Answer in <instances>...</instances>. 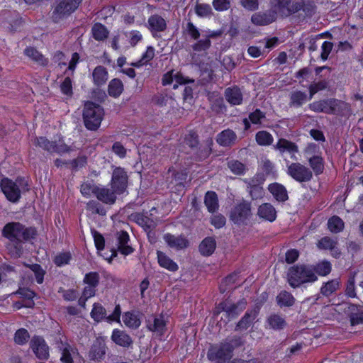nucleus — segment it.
Listing matches in <instances>:
<instances>
[{"label":"nucleus","mask_w":363,"mask_h":363,"mask_svg":"<svg viewBox=\"0 0 363 363\" xmlns=\"http://www.w3.org/2000/svg\"><path fill=\"white\" fill-rule=\"evenodd\" d=\"M1 235L8 239L6 248L9 255L17 259L23 255V244L35 239L38 231L35 227H26L19 222H10L4 226Z\"/></svg>","instance_id":"obj_1"},{"label":"nucleus","mask_w":363,"mask_h":363,"mask_svg":"<svg viewBox=\"0 0 363 363\" xmlns=\"http://www.w3.org/2000/svg\"><path fill=\"white\" fill-rule=\"evenodd\" d=\"M271 9L276 15L283 18L289 17L299 11H303V19L311 18L316 12L317 6L311 0H269Z\"/></svg>","instance_id":"obj_2"},{"label":"nucleus","mask_w":363,"mask_h":363,"mask_svg":"<svg viewBox=\"0 0 363 363\" xmlns=\"http://www.w3.org/2000/svg\"><path fill=\"white\" fill-rule=\"evenodd\" d=\"M184 143L193 152L192 158L195 161L202 162L212 153V146L213 145L212 138H208L202 145L200 143L199 134L194 130H189L185 135Z\"/></svg>","instance_id":"obj_3"},{"label":"nucleus","mask_w":363,"mask_h":363,"mask_svg":"<svg viewBox=\"0 0 363 363\" xmlns=\"http://www.w3.org/2000/svg\"><path fill=\"white\" fill-rule=\"evenodd\" d=\"M317 280L318 277L313 273L310 264H296L291 267L287 272V282L294 289Z\"/></svg>","instance_id":"obj_4"},{"label":"nucleus","mask_w":363,"mask_h":363,"mask_svg":"<svg viewBox=\"0 0 363 363\" xmlns=\"http://www.w3.org/2000/svg\"><path fill=\"white\" fill-rule=\"evenodd\" d=\"M104 110L101 106L91 101H84L82 118L84 126L89 130H96L103 120Z\"/></svg>","instance_id":"obj_5"},{"label":"nucleus","mask_w":363,"mask_h":363,"mask_svg":"<svg viewBox=\"0 0 363 363\" xmlns=\"http://www.w3.org/2000/svg\"><path fill=\"white\" fill-rule=\"evenodd\" d=\"M0 187L6 198L12 203L18 202L21 196V192L29 191L28 182L23 177H18L16 182L5 177L0 182Z\"/></svg>","instance_id":"obj_6"},{"label":"nucleus","mask_w":363,"mask_h":363,"mask_svg":"<svg viewBox=\"0 0 363 363\" xmlns=\"http://www.w3.org/2000/svg\"><path fill=\"white\" fill-rule=\"evenodd\" d=\"M82 0H59L51 13L52 21L57 23L74 13Z\"/></svg>","instance_id":"obj_7"},{"label":"nucleus","mask_w":363,"mask_h":363,"mask_svg":"<svg viewBox=\"0 0 363 363\" xmlns=\"http://www.w3.org/2000/svg\"><path fill=\"white\" fill-rule=\"evenodd\" d=\"M116 238L117 242L116 247H113L111 249V255L108 259V262L110 263L114 257H117L118 252L125 256H127L132 254L135 251L134 248L130 245H129L130 237L126 231H118L116 233Z\"/></svg>","instance_id":"obj_8"},{"label":"nucleus","mask_w":363,"mask_h":363,"mask_svg":"<svg viewBox=\"0 0 363 363\" xmlns=\"http://www.w3.org/2000/svg\"><path fill=\"white\" fill-rule=\"evenodd\" d=\"M251 216V203L242 200L231 208L229 218L235 224L240 225L244 224Z\"/></svg>","instance_id":"obj_9"},{"label":"nucleus","mask_w":363,"mask_h":363,"mask_svg":"<svg viewBox=\"0 0 363 363\" xmlns=\"http://www.w3.org/2000/svg\"><path fill=\"white\" fill-rule=\"evenodd\" d=\"M286 172L289 176L299 183L308 182L313 177L311 169L299 162H293L288 165Z\"/></svg>","instance_id":"obj_10"},{"label":"nucleus","mask_w":363,"mask_h":363,"mask_svg":"<svg viewBox=\"0 0 363 363\" xmlns=\"http://www.w3.org/2000/svg\"><path fill=\"white\" fill-rule=\"evenodd\" d=\"M223 342L211 345L208 350L207 357L211 362L215 363H227L233 357V354L230 353Z\"/></svg>","instance_id":"obj_11"},{"label":"nucleus","mask_w":363,"mask_h":363,"mask_svg":"<svg viewBox=\"0 0 363 363\" xmlns=\"http://www.w3.org/2000/svg\"><path fill=\"white\" fill-rule=\"evenodd\" d=\"M128 177L125 169L121 167H115L111 177V189L122 194L127 189Z\"/></svg>","instance_id":"obj_12"},{"label":"nucleus","mask_w":363,"mask_h":363,"mask_svg":"<svg viewBox=\"0 0 363 363\" xmlns=\"http://www.w3.org/2000/svg\"><path fill=\"white\" fill-rule=\"evenodd\" d=\"M106 350L107 346L105 337L102 336L97 337L93 342L88 352L89 359L95 362H101L105 358Z\"/></svg>","instance_id":"obj_13"},{"label":"nucleus","mask_w":363,"mask_h":363,"mask_svg":"<svg viewBox=\"0 0 363 363\" xmlns=\"http://www.w3.org/2000/svg\"><path fill=\"white\" fill-rule=\"evenodd\" d=\"M30 347L40 360L43 361L49 359V347L43 337L33 336L30 341Z\"/></svg>","instance_id":"obj_14"},{"label":"nucleus","mask_w":363,"mask_h":363,"mask_svg":"<svg viewBox=\"0 0 363 363\" xmlns=\"http://www.w3.org/2000/svg\"><path fill=\"white\" fill-rule=\"evenodd\" d=\"M260 309L261 305L257 303L252 309L247 311L245 315L236 324L235 330L238 331L247 330L258 316Z\"/></svg>","instance_id":"obj_15"},{"label":"nucleus","mask_w":363,"mask_h":363,"mask_svg":"<svg viewBox=\"0 0 363 363\" xmlns=\"http://www.w3.org/2000/svg\"><path fill=\"white\" fill-rule=\"evenodd\" d=\"M277 16L271 9L264 11L256 12L251 16L252 23L258 26L269 25L277 20Z\"/></svg>","instance_id":"obj_16"},{"label":"nucleus","mask_w":363,"mask_h":363,"mask_svg":"<svg viewBox=\"0 0 363 363\" xmlns=\"http://www.w3.org/2000/svg\"><path fill=\"white\" fill-rule=\"evenodd\" d=\"M352 113L351 106L349 103L333 98L330 115H335L340 117L348 118Z\"/></svg>","instance_id":"obj_17"},{"label":"nucleus","mask_w":363,"mask_h":363,"mask_svg":"<svg viewBox=\"0 0 363 363\" xmlns=\"http://www.w3.org/2000/svg\"><path fill=\"white\" fill-rule=\"evenodd\" d=\"M226 301H228V303L225 317L228 321L237 318L245 309L247 303L245 298H242L235 303H232L228 298L226 299Z\"/></svg>","instance_id":"obj_18"},{"label":"nucleus","mask_w":363,"mask_h":363,"mask_svg":"<svg viewBox=\"0 0 363 363\" xmlns=\"http://www.w3.org/2000/svg\"><path fill=\"white\" fill-rule=\"evenodd\" d=\"M57 349L61 352L60 361L62 363H74L72 354H79L78 350L67 342L60 340L57 342Z\"/></svg>","instance_id":"obj_19"},{"label":"nucleus","mask_w":363,"mask_h":363,"mask_svg":"<svg viewBox=\"0 0 363 363\" xmlns=\"http://www.w3.org/2000/svg\"><path fill=\"white\" fill-rule=\"evenodd\" d=\"M111 340L117 345L129 348L133 344L132 337L125 331L120 329H114L111 337Z\"/></svg>","instance_id":"obj_20"},{"label":"nucleus","mask_w":363,"mask_h":363,"mask_svg":"<svg viewBox=\"0 0 363 363\" xmlns=\"http://www.w3.org/2000/svg\"><path fill=\"white\" fill-rule=\"evenodd\" d=\"M94 190V195L100 201L108 205L115 203L117 198L116 194H118L115 192L113 189L98 186V188H95Z\"/></svg>","instance_id":"obj_21"},{"label":"nucleus","mask_w":363,"mask_h":363,"mask_svg":"<svg viewBox=\"0 0 363 363\" xmlns=\"http://www.w3.org/2000/svg\"><path fill=\"white\" fill-rule=\"evenodd\" d=\"M163 238L169 247L177 250L186 248L189 245V240L182 235L177 237L172 234L166 233Z\"/></svg>","instance_id":"obj_22"},{"label":"nucleus","mask_w":363,"mask_h":363,"mask_svg":"<svg viewBox=\"0 0 363 363\" xmlns=\"http://www.w3.org/2000/svg\"><path fill=\"white\" fill-rule=\"evenodd\" d=\"M216 140L220 146L230 147L235 144L237 135L233 130L228 128L219 133Z\"/></svg>","instance_id":"obj_23"},{"label":"nucleus","mask_w":363,"mask_h":363,"mask_svg":"<svg viewBox=\"0 0 363 363\" xmlns=\"http://www.w3.org/2000/svg\"><path fill=\"white\" fill-rule=\"evenodd\" d=\"M274 148L278 150L281 154L284 152L291 153V158L297 161L298 158L295 155V153L298 152V147L296 143L285 138H280L274 145Z\"/></svg>","instance_id":"obj_24"},{"label":"nucleus","mask_w":363,"mask_h":363,"mask_svg":"<svg viewBox=\"0 0 363 363\" xmlns=\"http://www.w3.org/2000/svg\"><path fill=\"white\" fill-rule=\"evenodd\" d=\"M257 215L260 218L273 222L277 218V211L271 203H264L259 206Z\"/></svg>","instance_id":"obj_25"},{"label":"nucleus","mask_w":363,"mask_h":363,"mask_svg":"<svg viewBox=\"0 0 363 363\" xmlns=\"http://www.w3.org/2000/svg\"><path fill=\"white\" fill-rule=\"evenodd\" d=\"M225 97L231 105H240L242 103L243 96L242 91L236 86L227 88L225 91Z\"/></svg>","instance_id":"obj_26"},{"label":"nucleus","mask_w":363,"mask_h":363,"mask_svg":"<svg viewBox=\"0 0 363 363\" xmlns=\"http://www.w3.org/2000/svg\"><path fill=\"white\" fill-rule=\"evenodd\" d=\"M149 29L154 35V32H163L167 29L166 21L160 15L154 14L148 18Z\"/></svg>","instance_id":"obj_27"},{"label":"nucleus","mask_w":363,"mask_h":363,"mask_svg":"<svg viewBox=\"0 0 363 363\" xmlns=\"http://www.w3.org/2000/svg\"><path fill=\"white\" fill-rule=\"evenodd\" d=\"M157 262L161 267L164 268L172 272H175L179 269L178 264L164 252L160 250H157Z\"/></svg>","instance_id":"obj_28"},{"label":"nucleus","mask_w":363,"mask_h":363,"mask_svg":"<svg viewBox=\"0 0 363 363\" xmlns=\"http://www.w3.org/2000/svg\"><path fill=\"white\" fill-rule=\"evenodd\" d=\"M268 190L275 199L279 202H284L289 199L286 187L281 184H270L268 186Z\"/></svg>","instance_id":"obj_29"},{"label":"nucleus","mask_w":363,"mask_h":363,"mask_svg":"<svg viewBox=\"0 0 363 363\" xmlns=\"http://www.w3.org/2000/svg\"><path fill=\"white\" fill-rule=\"evenodd\" d=\"M307 101H309V99L305 91L295 90L289 94V106L291 108H298L302 106Z\"/></svg>","instance_id":"obj_30"},{"label":"nucleus","mask_w":363,"mask_h":363,"mask_svg":"<svg viewBox=\"0 0 363 363\" xmlns=\"http://www.w3.org/2000/svg\"><path fill=\"white\" fill-rule=\"evenodd\" d=\"M333 98L314 101L308 105V108L315 113H324L330 115Z\"/></svg>","instance_id":"obj_31"},{"label":"nucleus","mask_w":363,"mask_h":363,"mask_svg":"<svg viewBox=\"0 0 363 363\" xmlns=\"http://www.w3.org/2000/svg\"><path fill=\"white\" fill-rule=\"evenodd\" d=\"M276 301L281 308H290L295 304L296 298L290 292L283 290L277 296Z\"/></svg>","instance_id":"obj_32"},{"label":"nucleus","mask_w":363,"mask_h":363,"mask_svg":"<svg viewBox=\"0 0 363 363\" xmlns=\"http://www.w3.org/2000/svg\"><path fill=\"white\" fill-rule=\"evenodd\" d=\"M13 294H18L24 299V307L32 308L35 306L33 298L36 296L35 292L28 288H19Z\"/></svg>","instance_id":"obj_33"},{"label":"nucleus","mask_w":363,"mask_h":363,"mask_svg":"<svg viewBox=\"0 0 363 363\" xmlns=\"http://www.w3.org/2000/svg\"><path fill=\"white\" fill-rule=\"evenodd\" d=\"M108 77L107 69L101 65L96 66L92 73L94 83L98 87L106 84Z\"/></svg>","instance_id":"obj_34"},{"label":"nucleus","mask_w":363,"mask_h":363,"mask_svg":"<svg viewBox=\"0 0 363 363\" xmlns=\"http://www.w3.org/2000/svg\"><path fill=\"white\" fill-rule=\"evenodd\" d=\"M310 169L314 172L315 176L323 173L325 169L324 159L321 155L311 156L308 160Z\"/></svg>","instance_id":"obj_35"},{"label":"nucleus","mask_w":363,"mask_h":363,"mask_svg":"<svg viewBox=\"0 0 363 363\" xmlns=\"http://www.w3.org/2000/svg\"><path fill=\"white\" fill-rule=\"evenodd\" d=\"M216 247V242L214 238L207 237L199 245V252L204 256L211 255Z\"/></svg>","instance_id":"obj_36"},{"label":"nucleus","mask_w":363,"mask_h":363,"mask_svg":"<svg viewBox=\"0 0 363 363\" xmlns=\"http://www.w3.org/2000/svg\"><path fill=\"white\" fill-rule=\"evenodd\" d=\"M91 34L96 41H104L109 35L107 28L101 23H95L91 28Z\"/></svg>","instance_id":"obj_37"},{"label":"nucleus","mask_w":363,"mask_h":363,"mask_svg":"<svg viewBox=\"0 0 363 363\" xmlns=\"http://www.w3.org/2000/svg\"><path fill=\"white\" fill-rule=\"evenodd\" d=\"M340 279H333L323 284V286L320 288V293L325 297H329L336 291H337L340 289Z\"/></svg>","instance_id":"obj_38"},{"label":"nucleus","mask_w":363,"mask_h":363,"mask_svg":"<svg viewBox=\"0 0 363 363\" xmlns=\"http://www.w3.org/2000/svg\"><path fill=\"white\" fill-rule=\"evenodd\" d=\"M204 203L207 207L208 212L215 213L218 207V199L215 191H208L206 193L204 197Z\"/></svg>","instance_id":"obj_39"},{"label":"nucleus","mask_w":363,"mask_h":363,"mask_svg":"<svg viewBox=\"0 0 363 363\" xmlns=\"http://www.w3.org/2000/svg\"><path fill=\"white\" fill-rule=\"evenodd\" d=\"M24 54L37 62L39 65L47 66L48 60L35 48L28 47L24 50Z\"/></svg>","instance_id":"obj_40"},{"label":"nucleus","mask_w":363,"mask_h":363,"mask_svg":"<svg viewBox=\"0 0 363 363\" xmlns=\"http://www.w3.org/2000/svg\"><path fill=\"white\" fill-rule=\"evenodd\" d=\"M124 324L131 329H137L141 324L139 315L133 311H128L123 315Z\"/></svg>","instance_id":"obj_41"},{"label":"nucleus","mask_w":363,"mask_h":363,"mask_svg":"<svg viewBox=\"0 0 363 363\" xmlns=\"http://www.w3.org/2000/svg\"><path fill=\"white\" fill-rule=\"evenodd\" d=\"M135 221L141 226L145 231L150 230V229H155L157 227V223L149 217L143 213H136L134 215Z\"/></svg>","instance_id":"obj_42"},{"label":"nucleus","mask_w":363,"mask_h":363,"mask_svg":"<svg viewBox=\"0 0 363 363\" xmlns=\"http://www.w3.org/2000/svg\"><path fill=\"white\" fill-rule=\"evenodd\" d=\"M147 327L150 331L155 332L160 335H163L166 330V323L162 315L159 318L155 317L152 323L148 320Z\"/></svg>","instance_id":"obj_43"},{"label":"nucleus","mask_w":363,"mask_h":363,"mask_svg":"<svg viewBox=\"0 0 363 363\" xmlns=\"http://www.w3.org/2000/svg\"><path fill=\"white\" fill-rule=\"evenodd\" d=\"M123 91V84L122 81L118 78H115L109 82L108 86V94L114 98L118 97Z\"/></svg>","instance_id":"obj_44"},{"label":"nucleus","mask_w":363,"mask_h":363,"mask_svg":"<svg viewBox=\"0 0 363 363\" xmlns=\"http://www.w3.org/2000/svg\"><path fill=\"white\" fill-rule=\"evenodd\" d=\"M315 274H318L322 277L328 275L332 270L331 263L329 261L323 260L317 263L315 265H311Z\"/></svg>","instance_id":"obj_45"},{"label":"nucleus","mask_w":363,"mask_h":363,"mask_svg":"<svg viewBox=\"0 0 363 363\" xmlns=\"http://www.w3.org/2000/svg\"><path fill=\"white\" fill-rule=\"evenodd\" d=\"M228 350H230V353L233 354L235 349L242 347L245 344V340L238 335H233L228 337L222 341Z\"/></svg>","instance_id":"obj_46"},{"label":"nucleus","mask_w":363,"mask_h":363,"mask_svg":"<svg viewBox=\"0 0 363 363\" xmlns=\"http://www.w3.org/2000/svg\"><path fill=\"white\" fill-rule=\"evenodd\" d=\"M91 317L97 323H99L104 319L106 320L107 315L106 308L101 303H94L93 308L91 311Z\"/></svg>","instance_id":"obj_47"},{"label":"nucleus","mask_w":363,"mask_h":363,"mask_svg":"<svg viewBox=\"0 0 363 363\" xmlns=\"http://www.w3.org/2000/svg\"><path fill=\"white\" fill-rule=\"evenodd\" d=\"M269 326L276 330H283L286 325V322L284 318L277 314L271 315L267 319Z\"/></svg>","instance_id":"obj_48"},{"label":"nucleus","mask_w":363,"mask_h":363,"mask_svg":"<svg viewBox=\"0 0 363 363\" xmlns=\"http://www.w3.org/2000/svg\"><path fill=\"white\" fill-rule=\"evenodd\" d=\"M250 189L249 193L253 200L260 199L262 197L264 190L260 185L255 184L253 181H245Z\"/></svg>","instance_id":"obj_49"},{"label":"nucleus","mask_w":363,"mask_h":363,"mask_svg":"<svg viewBox=\"0 0 363 363\" xmlns=\"http://www.w3.org/2000/svg\"><path fill=\"white\" fill-rule=\"evenodd\" d=\"M328 86V82L323 79L317 82H313L308 86V99L311 100L313 96L320 91L325 90Z\"/></svg>","instance_id":"obj_50"},{"label":"nucleus","mask_w":363,"mask_h":363,"mask_svg":"<svg viewBox=\"0 0 363 363\" xmlns=\"http://www.w3.org/2000/svg\"><path fill=\"white\" fill-rule=\"evenodd\" d=\"M328 226L332 233H339L344 228V222L337 216H333L328 221Z\"/></svg>","instance_id":"obj_51"},{"label":"nucleus","mask_w":363,"mask_h":363,"mask_svg":"<svg viewBox=\"0 0 363 363\" xmlns=\"http://www.w3.org/2000/svg\"><path fill=\"white\" fill-rule=\"evenodd\" d=\"M256 142L262 146L270 145L273 142L272 135L266 130H260L256 133Z\"/></svg>","instance_id":"obj_52"},{"label":"nucleus","mask_w":363,"mask_h":363,"mask_svg":"<svg viewBox=\"0 0 363 363\" xmlns=\"http://www.w3.org/2000/svg\"><path fill=\"white\" fill-rule=\"evenodd\" d=\"M29 338V333L25 328L17 330L14 334V342L20 345H25L28 341Z\"/></svg>","instance_id":"obj_53"},{"label":"nucleus","mask_w":363,"mask_h":363,"mask_svg":"<svg viewBox=\"0 0 363 363\" xmlns=\"http://www.w3.org/2000/svg\"><path fill=\"white\" fill-rule=\"evenodd\" d=\"M168 172H172V177L176 181L178 182L177 186L184 187V182L186 181L187 178V173L183 171H176L173 167H170L168 169Z\"/></svg>","instance_id":"obj_54"},{"label":"nucleus","mask_w":363,"mask_h":363,"mask_svg":"<svg viewBox=\"0 0 363 363\" xmlns=\"http://www.w3.org/2000/svg\"><path fill=\"white\" fill-rule=\"evenodd\" d=\"M86 208L87 210L91 211L92 213L101 215V216H105L106 213V211L104 208V207L99 202L91 200L89 201L86 203Z\"/></svg>","instance_id":"obj_55"},{"label":"nucleus","mask_w":363,"mask_h":363,"mask_svg":"<svg viewBox=\"0 0 363 363\" xmlns=\"http://www.w3.org/2000/svg\"><path fill=\"white\" fill-rule=\"evenodd\" d=\"M54 141H50L46 137L36 138L34 141V145L43 149L44 150L52 152L53 149Z\"/></svg>","instance_id":"obj_56"},{"label":"nucleus","mask_w":363,"mask_h":363,"mask_svg":"<svg viewBox=\"0 0 363 363\" xmlns=\"http://www.w3.org/2000/svg\"><path fill=\"white\" fill-rule=\"evenodd\" d=\"M60 91L67 97L71 98L73 96V88H72V81L69 77H67L65 78L63 82L60 84Z\"/></svg>","instance_id":"obj_57"},{"label":"nucleus","mask_w":363,"mask_h":363,"mask_svg":"<svg viewBox=\"0 0 363 363\" xmlns=\"http://www.w3.org/2000/svg\"><path fill=\"white\" fill-rule=\"evenodd\" d=\"M355 275L356 272H354L352 274L350 275L345 289V294L351 298H354L356 296Z\"/></svg>","instance_id":"obj_58"},{"label":"nucleus","mask_w":363,"mask_h":363,"mask_svg":"<svg viewBox=\"0 0 363 363\" xmlns=\"http://www.w3.org/2000/svg\"><path fill=\"white\" fill-rule=\"evenodd\" d=\"M211 41L208 37L198 40L196 43L192 45V49L196 52L206 51L210 48Z\"/></svg>","instance_id":"obj_59"},{"label":"nucleus","mask_w":363,"mask_h":363,"mask_svg":"<svg viewBox=\"0 0 363 363\" xmlns=\"http://www.w3.org/2000/svg\"><path fill=\"white\" fill-rule=\"evenodd\" d=\"M228 165L231 172L235 174L242 175L245 172V165L238 160L229 162Z\"/></svg>","instance_id":"obj_60"},{"label":"nucleus","mask_w":363,"mask_h":363,"mask_svg":"<svg viewBox=\"0 0 363 363\" xmlns=\"http://www.w3.org/2000/svg\"><path fill=\"white\" fill-rule=\"evenodd\" d=\"M262 169L266 176H272L274 178L276 177L277 174L274 164L269 159L265 158L262 160Z\"/></svg>","instance_id":"obj_61"},{"label":"nucleus","mask_w":363,"mask_h":363,"mask_svg":"<svg viewBox=\"0 0 363 363\" xmlns=\"http://www.w3.org/2000/svg\"><path fill=\"white\" fill-rule=\"evenodd\" d=\"M195 12L199 17H206L212 14V9L207 4H197L195 6Z\"/></svg>","instance_id":"obj_62"},{"label":"nucleus","mask_w":363,"mask_h":363,"mask_svg":"<svg viewBox=\"0 0 363 363\" xmlns=\"http://www.w3.org/2000/svg\"><path fill=\"white\" fill-rule=\"evenodd\" d=\"M100 277L98 272H91L85 274L84 282L89 286L96 287L99 284Z\"/></svg>","instance_id":"obj_63"},{"label":"nucleus","mask_w":363,"mask_h":363,"mask_svg":"<svg viewBox=\"0 0 363 363\" xmlns=\"http://www.w3.org/2000/svg\"><path fill=\"white\" fill-rule=\"evenodd\" d=\"M337 242L330 237L325 236L321 238L318 243V247L323 250H330L337 245Z\"/></svg>","instance_id":"obj_64"}]
</instances>
